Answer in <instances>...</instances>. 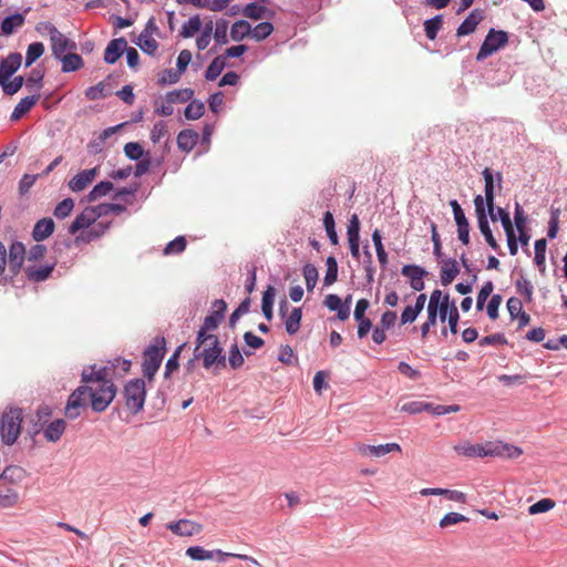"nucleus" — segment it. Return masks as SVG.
<instances>
[{"label":"nucleus","instance_id":"nucleus-60","mask_svg":"<svg viewBox=\"0 0 567 567\" xmlns=\"http://www.w3.org/2000/svg\"><path fill=\"white\" fill-rule=\"evenodd\" d=\"M517 292L526 298L528 302L533 300L534 287L526 278H520L516 281Z\"/></svg>","mask_w":567,"mask_h":567},{"label":"nucleus","instance_id":"nucleus-64","mask_svg":"<svg viewBox=\"0 0 567 567\" xmlns=\"http://www.w3.org/2000/svg\"><path fill=\"white\" fill-rule=\"evenodd\" d=\"M124 153L130 159H140L143 156V147L135 142H130L124 146Z\"/></svg>","mask_w":567,"mask_h":567},{"label":"nucleus","instance_id":"nucleus-40","mask_svg":"<svg viewBox=\"0 0 567 567\" xmlns=\"http://www.w3.org/2000/svg\"><path fill=\"white\" fill-rule=\"evenodd\" d=\"M44 53L42 42H33L28 47L25 55V66L32 65Z\"/></svg>","mask_w":567,"mask_h":567},{"label":"nucleus","instance_id":"nucleus-20","mask_svg":"<svg viewBox=\"0 0 567 567\" xmlns=\"http://www.w3.org/2000/svg\"><path fill=\"white\" fill-rule=\"evenodd\" d=\"M484 12L480 9L473 10L467 18L461 23L457 28L456 34L458 37H464L473 33L478 25V23L483 20Z\"/></svg>","mask_w":567,"mask_h":567},{"label":"nucleus","instance_id":"nucleus-46","mask_svg":"<svg viewBox=\"0 0 567 567\" xmlns=\"http://www.w3.org/2000/svg\"><path fill=\"white\" fill-rule=\"evenodd\" d=\"M442 16H435L434 18L424 22V31L430 40H434L437 35L439 30L442 27Z\"/></svg>","mask_w":567,"mask_h":567},{"label":"nucleus","instance_id":"nucleus-57","mask_svg":"<svg viewBox=\"0 0 567 567\" xmlns=\"http://www.w3.org/2000/svg\"><path fill=\"white\" fill-rule=\"evenodd\" d=\"M360 221L359 217L354 214L351 216L347 229L348 241H360Z\"/></svg>","mask_w":567,"mask_h":567},{"label":"nucleus","instance_id":"nucleus-35","mask_svg":"<svg viewBox=\"0 0 567 567\" xmlns=\"http://www.w3.org/2000/svg\"><path fill=\"white\" fill-rule=\"evenodd\" d=\"M251 34V25L245 20L236 21L230 29V38L234 41H241L247 35Z\"/></svg>","mask_w":567,"mask_h":567},{"label":"nucleus","instance_id":"nucleus-48","mask_svg":"<svg viewBox=\"0 0 567 567\" xmlns=\"http://www.w3.org/2000/svg\"><path fill=\"white\" fill-rule=\"evenodd\" d=\"M212 553H214V559H216L219 563H224L227 557H234V558H238V559H243V560H249L254 565H256L258 567H262L254 557H250V556H247L244 554L225 553L220 549L212 550Z\"/></svg>","mask_w":567,"mask_h":567},{"label":"nucleus","instance_id":"nucleus-44","mask_svg":"<svg viewBox=\"0 0 567 567\" xmlns=\"http://www.w3.org/2000/svg\"><path fill=\"white\" fill-rule=\"evenodd\" d=\"M112 189L113 184L111 182H100L89 193L87 198L90 202H95L96 199L107 195Z\"/></svg>","mask_w":567,"mask_h":567},{"label":"nucleus","instance_id":"nucleus-5","mask_svg":"<svg viewBox=\"0 0 567 567\" xmlns=\"http://www.w3.org/2000/svg\"><path fill=\"white\" fill-rule=\"evenodd\" d=\"M165 352L166 341L163 337L155 338L153 343L145 349L142 368L144 377H146L150 381L159 369Z\"/></svg>","mask_w":567,"mask_h":567},{"label":"nucleus","instance_id":"nucleus-9","mask_svg":"<svg viewBox=\"0 0 567 567\" xmlns=\"http://www.w3.org/2000/svg\"><path fill=\"white\" fill-rule=\"evenodd\" d=\"M89 402L87 391L83 385L79 386L69 396L65 406V415L69 419H76L81 415Z\"/></svg>","mask_w":567,"mask_h":567},{"label":"nucleus","instance_id":"nucleus-27","mask_svg":"<svg viewBox=\"0 0 567 567\" xmlns=\"http://www.w3.org/2000/svg\"><path fill=\"white\" fill-rule=\"evenodd\" d=\"M65 427H66L65 421L62 419H58L48 424V426L44 430V437L49 442H56L61 439L62 434L65 431Z\"/></svg>","mask_w":567,"mask_h":567},{"label":"nucleus","instance_id":"nucleus-53","mask_svg":"<svg viewBox=\"0 0 567 567\" xmlns=\"http://www.w3.org/2000/svg\"><path fill=\"white\" fill-rule=\"evenodd\" d=\"M274 27L270 22H261L251 29V37L256 41H262L271 34Z\"/></svg>","mask_w":567,"mask_h":567},{"label":"nucleus","instance_id":"nucleus-38","mask_svg":"<svg viewBox=\"0 0 567 567\" xmlns=\"http://www.w3.org/2000/svg\"><path fill=\"white\" fill-rule=\"evenodd\" d=\"M106 229L107 225L99 223L93 228L89 229L86 233L79 235L74 241L76 245L80 244L81 241L90 243L91 240L101 237L106 231Z\"/></svg>","mask_w":567,"mask_h":567},{"label":"nucleus","instance_id":"nucleus-10","mask_svg":"<svg viewBox=\"0 0 567 567\" xmlns=\"http://www.w3.org/2000/svg\"><path fill=\"white\" fill-rule=\"evenodd\" d=\"M7 264L11 274L10 280H12V278L21 271L23 262L27 258L24 245L20 241H13L10 245L9 251H7Z\"/></svg>","mask_w":567,"mask_h":567},{"label":"nucleus","instance_id":"nucleus-23","mask_svg":"<svg viewBox=\"0 0 567 567\" xmlns=\"http://www.w3.org/2000/svg\"><path fill=\"white\" fill-rule=\"evenodd\" d=\"M422 496H431V495H440L445 496L447 499L456 502V503H465L466 496L463 492L456 489H445V488H422L420 491Z\"/></svg>","mask_w":567,"mask_h":567},{"label":"nucleus","instance_id":"nucleus-49","mask_svg":"<svg viewBox=\"0 0 567 567\" xmlns=\"http://www.w3.org/2000/svg\"><path fill=\"white\" fill-rule=\"evenodd\" d=\"M464 522H468V518L466 516H464L460 513L451 512V513L445 514L441 518L439 526L441 528H447V527H451L453 525L464 523Z\"/></svg>","mask_w":567,"mask_h":567},{"label":"nucleus","instance_id":"nucleus-11","mask_svg":"<svg viewBox=\"0 0 567 567\" xmlns=\"http://www.w3.org/2000/svg\"><path fill=\"white\" fill-rule=\"evenodd\" d=\"M474 205H475V210L477 214L478 228H480L481 233L485 237V240L489 245V247L493 249H497L498 245H497V243L492 234V230L489 228V224H488V220H487V217L485 214V208H484V199L481 195H477L474 198Z\"/></svg>","mask_w":567,"mask_h":567},{"label":"nucleus","instance_id":"nucleus-50","mask_svg":"<svg viewBox=\"0 0 567 567\" xmlns=\"http://www.w3.org/2000/svg\"><path fill=\"white\" fill-rule=\"evenodd\" d=\"M323 225L327 231V236L332 245L338 244V235L336 231L333 215L330 212H326L323 215Z\"/></svg>","mask_w":567,"mask_h":567},{"label":"nucleus","instance_id":"nucleus-59","mask_svg":"<svg viewBox=\"0 0 567 567\" xmlns=\"http://www.w3.org/2000/svg\"><path fill=\"white\" fill-rule=\"evenodd\" d=\"M303 277L308 290H312L316 287L318 280V270L311 264H307L303 267Z\"/></svg>","mask_w":567,"mask_h":567},{"label":"nucleus","instance_id":"nucleus-16","mask_svg":"<svg viewBox=\"0 0 567 567\" xmlns=\"http://www.w3.org/2000/svg\"><path fill=\"white\" fill-rule=\"evenodd\" d=\"M55 268V264H44L40 265L38 262L35 264H28L24 268L25 277L31 282H42L49 279Z\"/></svg>","mask_w":567,"mask_h":567},{"label":"nucleus","instance_id":"nucleus-30","mask_svg":"<svg viewBox=\"0 0 567 567\" xmlns=\"http://www.w3.org/2000/svg\"><path fill=\"white\" fill-rule=\"evenodd\" d=\"M24 24V17L21 13H14L7 17L1 22V31L6 35H10L16 29L21 28Z\"/></svg>","mask_w":567,"mask_h":567},{"label":"nucleus","instance_id":"nucleus-8","mask_svg":"<svg viewBox=\"0 0 567 567\" xmlns=\"http://www.w3.org/2000/svg\"><path fill=\"white\" fill-rule=\"evenodd\" d=\"M227 303L223 299H217L212 305V312L206 316L203 326L197 332H204L205 336H216L219 323L224 320Z\"/></svg>","mask_w":567,"mask_h":567},{"label":"nucleus","instance_id":"nucleus-2","mask_svg":"<svg viewBox=\"0 0 567 567\" xmlns=\"http://www.w3.org/2000/svg\"><path fill=\"white\" fill-rule=\"evenodd\" d=\"M454 451L465 457L505 456L516 458L523 454L522 449L502 442L472 444L463 442L454 446Z\"/></svg>","mask_w":567,"mask_h":567},{"label":"nucleus","instance_id":"nucleus-4","mask_svg":"<svg viewBox=\"0 0 567 567\" xmlns=\"http://www.w3.org/2000/svg\"><path fill=\"white\" fill-rule=\"evenodd\" d=\"M22 410L20 408L6 409L0 417V440L6 445H13L21 434Z\"/></svg>","mask_w":567,"mask_h":567},{"label":"nucleus","instance_id":"nucleus-47","mask_svg":"<svg viewBox=\"0 0 567 567\" xmlns=\"http://www.w3.org/2000/svg\"><path fill=\"white\" fill-rule=\"evenodd\" d=\"M186 555L193 560H210L214 559V553L200 546H193L186 549Z\"/></svg>","mask_w":567,"mask_h":567},{"label":"nucleus","instance_id":"nucleus-32","mask_svg":"<svg viewBox=\"0 0 567 567\" xmlns=\"http://www.w3.org/2000/svg\"><path fill=\"white\" fill-rule=\"evenodd\" d=\"M460 270L455 260L450 259L444 262L441 269V282L444 286L450 285L458 275Z\"/></svg>","mask_w":567,"mask_h":567},{"label":"nucleus","instance_id":"nucleus-26","mask_svg":"<svg viewBox=\"0 0 567 567\" xmlns=\"http://www.w3.org/2000/svg\"><path fill=\"white\" fill-rule=\"evenodd\" d=\"M52 411L48 405H40L34 415L31 416V422H33V434H38L47 424L51 417Z\"/></svg>","mask_w":567,"mask_h":567},{"label":"nucleus","instance_id":"nucleus-7","mask_svg":"<svg viewBox=\"0 0 567 567\" xmlns=\"http://www.w3.org/2000/svg\"><path fill=\"white\" fill-rule=\"evenodd\" d=\"M508 43V34L507 32L499 30L496 31L491 29L480 48V51L476 55L477 61H483L487 56L495 53L501 48H504Z\"/></svg>","mask_w":567,"mask_h":567},{"label":"nucleus","instance_id":"nucleus-56","mask_svg":"<svg viewBox=\"0 0 567 567\" xmlns=\"http://www.w3.org/2000/svg\"><path fill=\"white\" fill-rule=\"evenodd\" d=\"M186 248V239L184 236H178L169 241L164 248V255L179 254Z\"/></svg>","mask_w":567,"mask_h":567},{"label":"nucleus","instance_id":"nucleus-18","mask_svg":"<svg viewBox=\"0 0 567 567\" xmlns=\"http://www.w3.org/2000/svg\"><path fill=\"white\" fill-rule=\"evenodd\" d=\"M99 172L97 167L91 169H84L78 173L70 182L69 187L72 192L84 190L96 177Z\"/></svg>","mask_w":567,"mask_h":567},{"label":"nucleus","instance_id":"nucleus-25","mask_svg":"<svg viewBox=\"0 0 567 567\" xmlns=\"http://www.w3.org/2000/svg\"><path fill=\"white\" fill-rule=\"evenodd\" d=\"M40 94L25 96L16 105L13 112L10 115V120L16 122L27 114L39 101Z\"/></svg>","mask_w":567,"mask_h":567},{"label":"nucleus","instance_id":"nucleus-15","mask_svg":"<svg viewBox=\"0 0 567 567\" xmlns=\"http://www.w3.org/2000/svg\"><path fill=\"white\" fill-rule=\"evenodd\" d=\"M101 217L97 206L86 207L81 214H79L69 227V233L74 235L79 230L89 228Z\"/></svg>","mask_w":567,"mask_h":567},{"label":"nucleus","instance_id":"nucleus-28","mask_svg":"<svg viewBox=\"0 0 567 567\" xmlns=\"http://www.w3.org/2000/svg\"><path fill=\"white\" fill-rule=\"evenodd\" d=\"M198 141V134L193 130H183L177 136V145L181 150L192 151Z\"/></svg>","mask_w":567,"mask_h":567},{"label":"nucleus","instance_id":"nucleus-17","mask_svg":"<svg viewBox=\"0 0 567 567\" xmlns=\"http://www.w3.org/2000/svg\"><path fill=\"white\" fill-rule=\"evenodd\" d=\"M404 277L410 279V286L415 291L424 289V277L427 275L426 270L416 265H405L401 270Z\"/></svg>","mask_w":567,"mask_h":567},{"label":"nucleus","instance_id":"nucleus-51","mask_svg":"<svg viewBox=\"0 0 567 567\" xmlns=\"http://www.w3.org/2000/svg\"><path fill=\"white\" fill-rule=\"evenodd\" d=\"M266 12V7L260 6L255 2H250L246 4L243 9V13L245 17L254 20H259L264 17Z\"/></svg>","mask_w":567,"mask_h":567},{"label":"nucleus","instance_id":"nucleus-12","mask_svg":"<svg viewBox=\"0 0 567 567\" xmlns=\"http://www.w3.org/2000/svg\"><path fill=\"white\" fill-rule=\"evenodd\" d=\"M357 452L363 457H382L389 453L398 452L400 453L401 446L398 443H386L380 445H369L359 443L355 446Z\"/></svg>","mask_w":567,"mask_h":567},{"label":"nucleus","instance_id":"nucleus-22","mask_svg":"<svg viewBox=\"0 0 567 567\" xmlns=\"http://www.w3.org/2000/svg\"><path fill=\"white\" fill-rule=\"evenodd\" d=\"M483 177L485 181V200L488 208V214L493 221H496L497 217L494 214V178L493 173L489 168L483 171Z\"/></svg>","mask_w":567,"mask_h":567},{"label":"nucleus","instance_id":"nucleus-58","mask_svg":"<svg viewBox=\"0 0 567 567\" xmlns=\"http://www.w3.org/2000/svg\"><path fill=\"white\" fill-rule=\"evenodd\" d=\"M47 254V247L41 244H37L30 248L27 252V261L28 264H35L44 258Z\"/></svg>","mask_w":567,"mask_h":567},{"label":"nucleus","instance_id":"nucleus-62","mask_svg":"<svg viewBox=\"0 0 567 567\" xmlns=\"http://www.w3.org/2000/svg\"><path fill=\"white\" fill-rule=\"evenodd\" d=\"M493 288H494V286H493L492 281H487L483 285V287L481 288V290L477 295V299H476L477 310H482L484 308V305H485L487 298L491 296Z\"/></svg>","mask_w":567,"mask_h":567},{"label":"nucleus","instance_id":"nucleus-41","mask_svg":"<svg viewBox=\"0 0 567 567\" xmlns=\"http://www.w3.org/2000/svg\"><path fill=\"white\" fill-rule=\"evenodd\" d=\"M327 271L323 278L324 286H331L338 278V264L334 257L327 258Z\"/></svg>","mask_w":567,"mask_h":567},{"label":"nucleus","instance_id":"nucleus-24","mask_svg":"<svg viewBox=\"0 0 567 567\" xmlns=\"http://www.w3.org/2000/svg\"><path fill=\"white\" fill-rule=\"evenodd\" d=\"M54 221L52 218H42L38 220L32 230V237L35 241H42L50 237L54 231Z\"/></svg>","mask_w":567,"mask_h":567},{"label":"nucleus","instance_id":"nucleus-55","mask_svg":"<svg viewBox=\"0 0 567 567\" xmlns=\"http://www.w3.org/2000/svg\"><path fill=\"white\" fill-rule=\"evenodd\" d=\"M227 29L228 22L226 20L220 19L216 22V28L213 37L217 43L226 44L228 42Z\"/></svg>","mask_w":567,"mask_h":567},{"label":"nucleus","instance_id":"nucleus-43","mask_svg":"<svg viewBox=\"0 0 567 567\" xmlns=\"http://www.w3.org/2000/svg\"><path fill=\"white\" fill-rule=\"evenodd\" d=\"M205 104L200 101H192L185 109L187 120H198L204 115Z\"/></svg>","mask_w":567,"mask_h":567},{"label":"nucleus","instance_id":"nucleus-1","mask_svg":"<svg viewBox=\"0 0 567 567\" xmlns=\"http://www.w3.org/2000/svg\"><path fill=\"white\" fill-rule=\"evenodd\" d=\"M111 370L110 367L91 365L82 372V383L95 412L105 411L115 398L116 388L111 378Z\"/></svg>","mask_w":567,"mask_h":567},{"label":"nucleus","instance_id":"nucleus-42","mask_svg":"<svg viewBox=\"0 0 567 567\" xmlns=\"http://www.w3.org/2000/svg\"><path fill=\"white\" fill-rule=\"evenodd\" d=\"M24 83V78L19 75V76H16L13 80L10 81L9 80H0V85L3 90V92L8 95H13L16 94L18 91H20V89L22 87Z\"/></svg>","mask_w":567,"mask_h":567},{"label":"nucleus","instance_id":"nucleus-21","mask_svg":"<svg viewBox=\"0 0 567 567\" xmlns=\"http://www.w3.org/2000/svg\"><path fill=\"white\" fill-rule=\"evenodd\" d=\"M126 47L127 42L124 38L112 40L105 49L104 61L109 64H114L120 59Z\"/></svg>","mask_w":567,"mask_h":567},{"label":"nucleus","instance_id":"nucleus-52","mask_svg":"<svg viewBox=\"0 0 567 567\" xmlns=\"http://www.w3.org/2000/svg\"><path fill=\"white\" fill-rule=\"evenodd\" d=\"M556 503L551 498H542L535 504L528 507V513L530 515H536L540 513H546L555 507Z\"/></svg>","mask_w":567,"mask_h":567},{"label":"nucleus","instance_id":"nucleus-3","mask_svg":"<svg viewBox=\"0 0 567 567\" xmlns=\"http://www.w3.org/2000/svg\"><path fill=\"white\" fill-rule=\"evenodd\" d=\"M194 360H202L203 367L207 370L213 365L225 367L226 357L223 354L218 337L197 332L194 359L189 360L188 364H192Z\"/></svg>","mask_w":567,"mask_h":567},{"label":"nucleus","instance_id":"nucleus-31","mask_svg":"<svg viewBox=\"0 0 567 567\" xmlns=\"http://www.w3.org/2000/svg\"><path fill=\"white\" fill-rule=\"evenodd\" d=\"M136 44L141 48V50L147 54H154L158 49L157 41L151 35L147 30H144L137 41Z\"/></svg>","mask_w":567,"mask_h":567},{"label":"nucleus","instance_id":"nucleus-13","mask_svg":"<svg viewBox=\"0 0 567 567\" xmlns=\"http://www.w3.org/2000/svg\"><path fill=\"white\" fill-rule=\"evenodd\" d=\"M52 54L59 59L66 54V50L75 49L76 44L61 33L54 25L49 28Z\"/></svg>","mask_w":567,"mask_h":567},{"label":"nucleus","instance_id":"nucleus-63","mask_svg":"<svg viewBox=\"0 0 567 567\" xmlns=\"http://www.w3.org/2000/svg\"><path fill=\"white\" fill-rule=\"evenodd\" d=\"M168 133L167 125L161 121L154 124L151 131V140L153 143H158Z\"/></svg>","mask_w":567,"mask_h":567},{"label":"nucleus","instance_id":"nucleus-54","mask_svg":"<svg viewBox=\"0 0 567 567\" xmlns=\"http://www.w3.org/2000/svg\"><path fill=\"white\" fill-rule=\"evenodd\" d=\"M73 207H74L73 199L65 198L56 205L53 214L56 218L63 219L72 213Z\"/></svg>","mask_w":567,"mask_h":567},{"label":"nucleus","instance_id":"nucleus-29","mask_svg":"<svg viewBox=\"0 0 567 567\" xmlns=\"http://www.w3.org/2000/svg\"><path fill=\"white\" fill-rule=\"evenodd\" d=\"M62 63V72H73L83 66V59L78 53H66L59 58Z\"/></svg>","mask_w":567,"mask_h":567},{"label":"nucleus","instance_id":"nucleus-36","mask_svg":"<svg viewBox=\"0 0 567 567\" xmlns=\"http://www.w3.org/2000/svg\"><path fill=\"white\" fill-rule=\"evenodd\" d=\"M225 66H226L225 56H223V55L216 56L212 61V63L208 65L206 72H205V79L208 81L216 80L220 75V73L223 72Z\"/></svg>","mask_w":567,"mask_h":567},{"label":"nucleus","instance_id":"nucleus-45","mask_svg":"<svg viewBox=\"0 0 567 567\" xmlns=\"http://www.w3.org/2000/svg\"><path fill=\"white\" fill-rule=\"evenodd\" d=\"M372 241L374 244V247H375V251H377V256H378V259H379V262L381 264V266H385L388 264V254L383 247V244H382V237H381V234H380V230L375 229L372 234Z\"/></svg>","mask_w":567,"mask_h":567},{"label":"nucleus","instance_id":"nucleus-61","mask_svg":"<svg viewBox=\"0 0 567 567\" xmlns=\"http://www.w3.org/2000/svg\"><path fill=\"white\" fill-rule=\"evenodd\" d=\"M559 216L560 210L558 208H553L550 212V219L548 223V231L547 236L553 239L557 236L559 229Z\"/></svg>","mask_w":567,"mask_h":567},{"label":"nucleus","instance_id":"nucleus-33","mask_svg":"<svg viewBox=\"0 0 567 567\" xmlns=\"http://www.w3.org/2000/svg\"><path fill=\"white\" fill-rule=\"evenodd\" d=\"M276 296V289L272 286H268L262 293L261 311L267 320L272 319V306Z\"/></svg>","mask_w":567,"mask_h":567},{"label":"nucleus","instance_id":"nucleus-34","mask_svg":"<svg viewBox=\"0 0 567 567\" xmlns=\"http://www.w3.org/2000/svg\"><path fill=\"white\" fill-rule=\"evenodd\" d=\"M202 28V20L198 14L193 16L186 21L179 31V35L182 38L188 39L194 37L195 33H197Z\"/></svg>","mask_w":567,"mask_h":567},{"label":"nucleus","instance_id":"nucleus-6","mask_svg":"<svg viewBox=\"0 0 567 567\" xmlns=\"http://www.w3.org/2000/svg\"><path fill=\"white\" fill-rule=\"evenodd\" d=\"M123 395L125 399L126 408L133 413L136 414L143 410L145 398H146V389L145 382L142 379H134L128 381L123 390Z\"/></svg>","mask_w":567,"mask_h":567},{"label":"nucleus","instance_id":"nucleus-19","mask_svg":"<svg viewBox=\"0 0 567 567\" xmlns=\"http://www.w3.org/2000/svg\"><path fill=\"white\" fill-rule=\"evenodd\" d=\"M22 55L18 52L10 53L0 62V80H9L21 66Z\"/></svg>","mask_w":567,"mask_h":567},{"label":"nucleus","instance_id":"nucleus-14","mask_svg":"<svg viewBox=\"0 0 567 567\" xmlns=\"http://www.w3.org/2000/svg\"><path fill=\"white\" fill-rule=\"evenodd\" d=\"M167 529H169L174 535L179 537H192L202 533L203 525L190 520V519H178L176 522H171L166 525Z\"/></svg>","mask_w":567,"mask_h":567},{"label":"nucleus","instance_id":"nucleus-37","mask_svg":"<svg viewBox=\"0 0 567 567\" xmlns=\"http://www.w3.org/2000/svg\"><path fill=\"white\" fill-rule=\"evenodd\" d=\"M302 317L301 308H293L286 319L285 327L289 334H296L300 329V322Z\"/></svg>","mask_w":567,"mask_h":567},{"label":"nucleus","instance_id":"nucleus-39","mask_svg":"<svg viewBox=\"0 0 567 567\" xmlns=\"http://www.w3.org/2000/svg\"><path fill=\"white\" fill-rule=\"evenodd\" d=\"M194 91L189 87L174 90L166 94V102L169 103H185L192 100Z\"/></svg>","mask_w":567,"mask_h":567}]
</instances>
